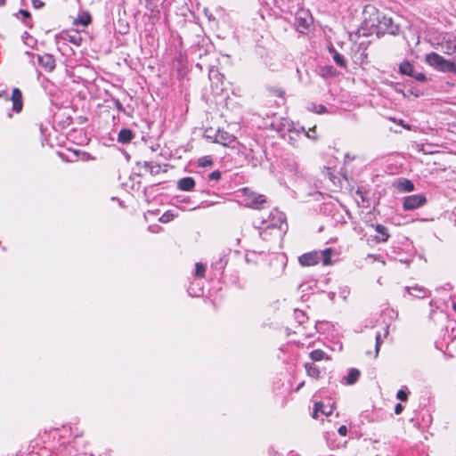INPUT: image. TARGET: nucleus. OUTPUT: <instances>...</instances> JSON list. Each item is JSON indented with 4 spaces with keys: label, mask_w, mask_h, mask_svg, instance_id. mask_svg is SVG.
Segmentation results:
<instances>
[{
    "label": "nucleus",
    "mask_w": 456,
    "mask_h": 456,
    "mask_svg": "<svg viewBox=\"0 0 456 456\" xmlns=\"http://www.w3.org/2000/svg\"><path fill=\"white\" fill-rule=\"evenodd\" d=\"M58 50L63 55H70L73 53V50L69 47L66 41H57Z\"/></svg>",
    "instance_id": "28"
},
{
    "label": "nucleus",
    "mask_w": 456,
    "mask_h": 456,
    "mask_svg": "<svg viewBox=\"0 0 456 456\" xmlns=\"http://www.w3.org/2000/svg\"><path fill=\"white\" fill-rule=\"evenodd\" d=\"M214 141L223 146H230L235 142V136L224 130L217 129L214 135Z\"/></svg>",
    "instance_id": "9"
},
{
    "label": "nucleus",
    "mask_w": 456,
    "mask_h": 456,
    "mask_svg": "<svg viewBox=\"0 0 456 456\" xmlns=\"http://www.w3.org/2000/svg\"><path fill=\"white\" fill-rule=\"evenodd\" d=\"M388 335V325L386 326L385 330H384V338H386L387 336Z\"/></svg>",
    "instance_id": "51"
},
{
    "label": "nucleus",
    "mask_w": 456,
    "mask_h": 456,
    "mask_svg": "<svg viewBox=\"0 0 456 456\" xmlns=\"http://www.w3.org/2000/svg\"><path fill=\"white\" fill-rule=\"evenodd\" d=\"M257 160H256L254 163H253V166H256L257 165Z\"/></svg>",
    "instance_id": "57"
},
{
    "label": "nucleus",
    "mask_w": 456,
    "mask_h": 456,
    "mask_svg": "<svg viewBox=\"0 0 456 456\" xmlns=\"http://www.w3.org/2000/svg\"><path fill=\"white\" fill-rule=\"evenodd\" d=\"M437 147H438L437 145L427 143V144L422 145L421 151H423L425 153H434L436 151V150L435 148H437Z\"/></svg>",
    "instance_id": "40"
},
{
    "label": "nucleus",
    "mask_w": 456,
    "mask_h": 456,
    "mask_svg": "<svg viewBox=\"0 0 456 456\" xmlns=\"http://www.w3.org/2000/svg\"><path fill=\"white\" fill-rule=\"evenodd\" d=\"M270 236H274V237H275V233H274V232H273V231H268V232L265 234L266 239H264V240H269V237H270Z\"/></svg>",
    "instance_id": "48"
},
{
    "label": "nucleus",
    "mask_w": 456,
    "mask_h": 456,
    "mask_svg": "<svg viewBox=\"0 0 456 456\" xmlns=\"http://www.w3.org/2000/svg\"><path fill=\"white\" fill-rule=\"evenodd\" d=\"M11 100L12 102V110L16 113L20 112L23 108V101H22V94L19 88L12 89Z\"/></svg>",
    "instance_id": "12"
},
{
    "label": "nucleus",
    "mask_w": 456,
    "mask_h": 456,
    "mask_svg": "<svg viewBox=\"0 0 456 456\" xmlns=\"http://www.w3.org/2000/svg\"><path fill=\"white\" fill-rule=\"evenodd\" d=\"M399 72L403 75L410 76L419 82L427 81L425 74L416 71L414 66L408 61H404L399 65Z\"/></svg>",
    "instance_id": "7"
},
{
    "label": "nucleus",
    "mask_w": 456,
    "mask_h": 456,
    "mask_svg": "<svg viewBox=\"0 0 456 456\" xmlns=\"http://www.w3.org/2000/svg\"><path fill=\"white\" fill-rule=\"evenodd\" d=\"M312 335H313L312 333H305L306 337H312Z\"/></svg>",
    "instance_id": "56"
},
{
    "label": "nucleus",
    "mask_w": 456,
    "mask_h": 456,
    "mask_svg": "<svg viewBox=\"0 0 456 456\" xmlns=\"http://www.w3.org/2000/svg\"><path fill=\"white\" fill-rule=\"evenodd\" d=\"M143 167L146 171H148L151 175H158L161 171V167L159 164H156L150 161L143 162Z\"/></svg>",
    "instance_id": "23"
},
{
    "label": "nucleus",
    "mask_w": 456,
    "mask_h": 456,
    "mask_svg": "<svg viewBox=\"0 0 456 456\" xmlns=\"http://www.w3.org/2000/svg\"><path fill=\"white\" fill-rule=\"evenodd\" d=\"M305 369L307 376L311 378L318 379L322 377V371L314 362H305Z\"/></svg>",
    "instance_id": "17"
},
{
    "label": "nucleus",
    "mask_w": 456,
    "mask_h": 456,
    "mask_svg": "<svg viewBox=\"0 0 456 456\" xmlns=\"http://www.w3.org/2000/svg\"><path fill=\"white\" fill-rule=\"evenodd\" d=\"M338 432L340 436H346L347 434V428L344 425L340 426L338 429Z\"/></svg>",
    "instance_id": "46"
},
{
    "label": "nucleus",
    "mask_w": 456,
    "mask_h": 456,
    "mask_svg": "<svg viewBox=\"0 0 456 456\" xmlns=\"http://www.w3.org/2000/svg\"><path fill=\"white\" fill-rule=\"evenodd\" d=\"M321 412L322 414H324L326 416H329L332 412L331 407L327 410V407L324 405L323 403L318 402L315 403L314 411H313V417L316 419L318 417V413Z\"/></svg>",
    "instance_id": "19"
},
{
    "label": "nucleus",
    "mask_w": 456,
    "mask_h": 456,
    "mask_svg": "<svg viewBox=\"0 0 456 456\" xmlns=\"http://www.w3.org/2000/svg\"><path fill=\"white\" fill-rule=\"evenodd\" d=\"M21 16H22V20H23V22L26 24V25H28V20H30V13L27 10H20L19 12Z\"/></svg>",
    "instance_id": "41"
},
{
    "label": "nucleus",
    "mask_w": 456,
    "mask_h": 456,
    "mask_svg": "<svg viewBox=\"0 0 456 456\" xmlns=\"http://www.w3.org/2000/svg\"><path fill=\"white\" fill-rule=\"evenodd\" d=\"M34 8L40 9L45 5V3L41 0H31Z\"/></svg>",
    "instance_id": "44"
},
{
    "label": "nucleus",
    "mask_w": 456,
    "mask_h": 456,
    "mask_svg": "<svg viewBox=\"0 0 456 456\" xmlns=\"http://www.w3.org/2000/svg\"><path fill=\"white\" fill-rule=\"evenodd\" d=\"M294 319L301 326L308 320V317L305 312L296 309L294 311Z\"/></svg>",
    "instance_id": "29"
},
{
    "label": "nucleus",
    "mask_w": 456,
    "mask_h": 456,
    "mask_svg": "<svg viewBox=\"0 0 456 456\" xmlns=\"http://www.w3.org/2000/svg\"><path fill=\"white\" fill-rule=\"evenodd\" d=\"M257 228L262 239H266L265 234L268 231H273L275 237L280 238L287 229L286 216L284 213L274 208L269 213L267 218H262Z\"/></svg>",
    "instance_id": "1"
},
{
    "label": "nucleus",
    "mask_w": 456,
    "mask_h": 456,
    "mask_svg": "<svg viewBox=\"0 0 456 456\" xmlns=\"http://www.w3.org/2000/svg\"><path fill=\"white\" fill-rule=\"evenodd\" d=\"M375 339H376V344H375V356L377 357L378 354H379V348L381 346V344H382V338H381V334L379 332H378L375 336Z\"/></svg>",
    "instance_id": "39"
},
{
    "label": "nucleus",
    "mask_w": 456,
    "mask_h": 456,
    "mask_svg": "<svg viewBox=\"0 0 456 456\" xmlns=\"http://www.w3.org/2000/svg\"><path fill=\"white\" fill-rule=\"evenodd\" d=\"M377 232V235L374 237V240L377 243H382L387 242L388 239L390 238V233L388 232V228L386 227L383 224H377L375 225H372Z\"/></svg>",
    "instance_id": "11"
},
{
    "label": "nucleus",
    "mask_w": 456,
    "mask_h": 456,
    "mask_svg": "<svg viewBox=\"0 0 456 456\" xmlns=\"http://www.w3.org/2000/svg\"><path fill=\"white\" fill-rule=\"evenodd\" d=\"M427 201L423 194H413L403 199V208L405 210H414L423 206Z\"/></svg>",
    "instance_id": "8"
},
{
    "label": "nucleus",
    "mask_w": 456,
    "mask_h": 456,
    "mask_svg": "<svg viewBox=\"0 0 456 456\" xmlns=\"http://www.w3.org/2000/svg\"><path fill=\"white\" fill-rule=\"evenodd\" d=\"M188 293L191 297H200L203 294V289L200 287L196 288L194 287V284L191 283V286L188 288Z\"/></svg>",
    "instance_id": "33"
},
{
    "label": "nucleus",
    "mask_w": 456,
    "mask_h": 456,
    "mask_svg": "<svg viewBox=\"0 0 456 456\" xmlns=\"http://www.w3.org/2000/svg\"><path fill=\"white\" fill-rule=\"evenodd\" d=\"M403 410V406L401 403H397L395 407V413L398 415L402 413Z\"/></svg>",
    "instance_id": "47"
},
{
    "label": "nucleus",
    "mask_w": 456,
    "mask_h": 456,
    "mask_svg": "<svg viewBox=\"0 0 456 456\" xmlns=\"http://www.w3.org/2000/svg\"><path fill=\"white\" fill-rule=\"evenodd\" d=\"M405 290L408 292L410 296H412L416 298H425L429 296V291L425 289L424 287L420 286H412V287H406Z\"/></svg>",
    "instance_id": "13"
},
{
    "label": "nucleus",
    "mask_w": 456,
    "mask_h": 456,
    "mask_svg": "<svg viewBox=\"0 0 456 456\" xmlns=\"http://www.w3.org/2000/svg\"><path fill=\"white\" fill-rule=\"evenodd\" d=\"M221 175L222 174L219 170H215L208 175V178L209 182L216 183L217 181L220 180Z\"/></svg>",
    "instance_id": "37"
},
{
    "label": "nucleus",
    "mask_w": 456,
    "mask_h": 456,
    "mask_svg": "<svg viewBox=\"0 0 456 456\" xmlns=\"http://www.w3.org/2000/svg\"><path fill=\"white\" fill-rule=\"evenodd\" d=\"M442 47L444 49L445 53H453L456 51V37L452 35H449L442 43Z\"/></svg>",
    "instance_id": "16"
},
{
    "label": "nucleus",
    "mask_w": 456,
    "mask_h": 456,
    "mask_svg": "<svg viewBox=\"0 0 456 456\" xmlns=\"http://www.w3.org/2000/svg\"><path fill=\"white\" fill-rule=\"evenodd\" d=\"M335 296H336L335 292H329V294H328L329 298L332 301L334 300Z\"/></svg>",
    "instance_id": "50"
},
{
    "label": "nucleus",
    "mask_w": 456,
    "mask_h": 456,
    "mask_svg": "<svg viewBox=\"0 0 456 456\" xmlns=\"http://www.w3.org/2000/svg\"><path fill=\"white\" fill-rule=\"evenodd\" d=\"M302 13H297L296 15V25L298 28L307 29L310 25L309 18L303 17Z\"/></svg>",
    "instance_id": "24"
},
{
    "label": "nucleus",
    "mask_w": 456,
    "mask_h": 456,
    "mask_svg": "<svg viewBox=\"0 0 456 456\" xmlns=\"http://www.w3.org/2000/svg\"><path fill=\"white\" fill-rule=\"evenodd\" d=\"M206 266L201 263L195 265V277L203 278L205 276Z\"/></svg>",
    "instance_id": "32"
},
{
    "label": "nucleus",
    "mask_w": 456,
    "mask_h": 456,
    "mask_svg": "<svg viewBox=\"0 0 456 456\" xmlns=\"http://www.w3.org/2000/svg\"><path fill=\"white\" fill-rule=\"evenodd\" d=\"M314 286H315V283L314 281H311V282H302L298 286V289L302 293H307V292H310L313 289Z\"/></svg>",
    "instance_id": "34"
},
{
    "label": "nucleus",
    "mask_w": 456,
    "mask_h": 456,
    "mask_svg": "<svg viewBox=\"0 0 456 456\" xmlns=\"http://www.w3.org/2000/svg\"><path fill=\"white\" fill-rule=\"evenodd\" d=\"M5 4V0H0V6H4Z\"/></svg>",
    "instance_id": "52"
},
{
    "label": "nucleus",
    "mask_w": 456,
    "mask_h": 456,
    "mask_svg": "<svg viewBox=\"0 0 456 456\" xmlns=\"http://www.w3.org/2000/svg\"><path fill=\"white\" fill-rule=\"evenodd\" d=\"M212 164H213V160H212L211 157H209V156H205L199 159V165L200 167H208V166H211Z\"/></svg>",
    "instance_id": "38"
},
{
    "label": "nucleus",
    "mask_w": 456,
    "mask_h": 456,
    "mask_svg": "<svg viewBox=\"0 0 456 456\" xmlns=\"http://www.w3.org/2000/svg\"><path fill=\"white\" fill-rule=\"evenodd\" d=\"M174 218H175V215L173 214V212L170 210H167L159 217V221L161 223H168V222L172 221Z\"/></svg>",
    "instance_id": "35"
},
{
    "label": "nucleus",
    "mask_w": 456,
    "mask_h": 456,
    "mask_svg": "<svg viewBox=\"0 0 456 456\" xmlns=\"http://www.w3.org/2000/svg\"><path fill=\"white\" fill-rule=\"evenodd\" d=\"M349 289L347 287H344V288H341L340 289V291H339V296L344 299L346 300L347 296L349 295Z\"/></svg>",
    "instance_id": "43"
},
{
    "label": "nucleus",
    "mask_w": 456,
    "mask_h": 456,
    "mask_svg": "<svg viewBox=\"0 0 456 456\" xmlns=\"http://www.w3.org/2000/svg\"><path fill=\"white\" fill-rule=\"evenodd\" d=\"M61 39L77 46L80 45L82 42V37L77 31L61 33Z\"/></svg>",
    "instance_id": "14"
},
{
    "label": "nucleus",
    "mask_w": 456,
    "mask_h": 456,
    "mask_svg": "<svg viewBox=\"0 0 456 456\" xmlns=\"http://www.w3.org/2000/svg\"><path fill=\"white\" fill-rule=\"evenodd\" d=\"M331 248H325L321 251H311L298 256V262L302 266H312L322 263L323 265L331 264Z\"/></svg>",
    "instance_id": "3"
},
{
    "label": "nucleus",
    "mask_w": 456,
    "mask_h": 456,
    "mask_svg": "<svg viewBox=\"0 0 456 456\" xmlns=\"http://www.w3.org/2000/svg\"><path fill=\"white\" fill-rule=\"evenodd\" d=\"M396 188L401 192H409L414 190V184L408 179H400L397 182Z\"/></svg>",
    "instance_id": "18"
},
{
    "label": "nucleus",
    "mask_w": 456,
    "mask_h": 456,
    "mask_svg": "<svg viewBox=\"0 0 456 456\" xmlns=\"http://www.w3.org/2000/svg\"><path fill=\"white\" fill-rule=\"evenodd\" d=\"M452 66L453 70H450V73H456V61H452Z\"/></svg>",
    "instance_id": "49"
},
{
    "label": "nucleus",
    "mask_w": 456,
    "mask_h": 456,
    "mask_svg": "<svg viewBox=\"0 0 456 456\" xmlns=\"http://www.w3.org/2000/svg\"><path fill=\"white\" fill-rule=\"evenodd\" d=\"M273 126L278 132L282 133V136L292 145H295L297 140L303 136V133H305L303 126H296L294 123L288 119H283L278 124L273 123Z\"/></svg>",
    "instance_id": "2"
},
{
    "label": "nucleus",
    "mask_w": 456,
    "mask_h": 456,
    "mask_svg": "<svg viewBox=\"0 0 456 456\" xmlns=\"http://www.w3.org/2000/svg\"><path fill=\"white\" fill-rule=\"evenodd\" d=\"M23 42L28 45L33 47V45L36 44V40L27 32H25L22 36Z\"/></svg>",
    "instance_id": "36"
},
{
    "label": "nucleus",
    "mask_w": 456,
    "mask_h": 456,
    "mask_svg": "<svg viewBox=\"0 0 456 456\" xmlns=\"http://www.w3.org/2000/svg\"><path fill=\"white\" fill-rule=\"evenodd\" d=\"M330 52L333 53L332 57L335 63L341 68H346V64L344 56L334 49L331 50Z\"/></svg>",
    "instance_id": "30"
},
{
    "label": "nucleus",
    "mask_w": 456,
    "mask_h": 456,
    "mask_svg": "<svg viewBox=\"0 0 456 456\" xmlns=\"http://www.w3.org/2000/svg\"><path fill=\"white\" fill-rule=\"evenodd\" d=\"M364 12H376V20L378 21L377 26L379 30H382L383 33H387L390 35H397L399 33L400 28L394 23L392 18L387 17L385 15L380 16L374 6L367 5L364 9Z\"/></svg>",
    "instance_id": "4"
},
{
    "label": "nucleus",
    "mask_w": 456,
    "mask_h": 456,
    "mask_svg": "<svg viewBox=\"0 0 456 456\" xmlns=\"http://www.w3.org/2000/svg\"><path fill=\"white\" fill-rule=\"evenodd\" d=\"M92 18L88 12H82L78 15L77 19L75 20V24L82 25L83 27L87 26L91 23Z\"/></svg>",
    "instance_id": "26"
},
{
    "label": "nucleus",
    "mask_w": 456,
    "mask_h": 456,
    "mask_svg": "<svg viewBox=\"0 0 456 456\" xmlns=\"http://www.w3.org/2000/svg\"><path fill=\"white\" fill-rule=\"evenodd\" d=\"M133 138H134V134H133L132 130H130L128 128L121 129L118 135V141L121 143L130 142Z\"/></svg>",
    "instance_id": "20"
},
{
    "label": "nucleus",
    "mask_w": 456,
    "mask_h": 456,
    "mask_svg": "<svg viewBox=\"0 0 456 456\" xmlns=\"http://www.w3.org/2000/svg\"><path fill=\"white\" fill-rule=\"evenodd\" d=\"M195 187V181L192 177H183L178 180L177 188L180 191H191Z\"/></svg>",
    "instance_id": "15"
},
{
    "label": "nucleus",
    "mask_w": 456,
    "mask_h": 456,
    "mask_svg": "<svg viewBox=\"0 0 456 456\" xmlns=\"http://www.w3.org/2000/svg\"><path fill=\"white\" fill-rule=\"evenodd\" d=\"M452 308L456 312V302H452Z\"/></svg>",
    "instance_id": "53"
},
{
    "label": "nucleus",
    "mask_w": 456,
    "mask_h": 456,
    "mask_svg": "<svg viewBox=\"0 0 456 456\" xmlns=\"http://www.w3.org/2000/svg\"><path fill=\"white\" fill-rule=\"evenodd\" d=\"M69 447H71V444H70L69 443L64 446V448H65V449H67V450H68Z\"/></svg>",
    "instance_id": "54"
},
{
    "label": "nucleus",
    "mask_w": 456,
    "mask_h": 456,
    "mask_svg": "<svg viewBox=\"0 0 456 456\" xmlns=\"http://www.w3.org/2000/svg\"><path fill=\"white\" fill-rule=\"evenodd\" d=\"M228 263V256L227 254H223L222 256H219V258L217 260H216L215 262L212 263V267L222 273L223 270L224 269V267L226 266Z\"/></svg>",
    "instance_id": "21"
},
{
    "label": "nucleus",
    "mask_w": 456,
    "mask_h": 456,
    "mask_svg": "<svg viewBox=\"0 0 456 456\" xmlns=\"http://www.w3.org/2000/svg\"><path fill=\"white\" fill-rule=\"evenodd\" d=\"M308 110L314 112L316 114H323L327 112V108L322 104H316L314 102H310L307 106Z\"/></svg>",
    "instance_id": "27"
},
{
    "label": "nucleus",
    "mask_w": 456,
    "mask_h": 456,
    "mask_svg": "<svg viewBox=\"0 0 456 456\" xmlns=\"http://www.w3.org/2000/svg\"><path fill=\"white\" fill-rule=\"evenodd\" d=\"M426 61L440 71L450 72V70H452V61L444 59L436 53H428L426 55Z\"/></svg>",
    "instance_id": "6"
},
{
    "label": "nucleus",
    "mask_w": 456,
    "mask_h": 456,
    "mask_svg": "<svg viewBox=\"0 0 456 456\" xmlns=\"http://www.w3.org/2000/svg\"><path fill=\"white\" fill-rule=\"evenodd\" d=\"M290 456H299L298 454H291Z\"/></svg>",
    "instance_id": "59"
},
{
    "label": "nucleus",
    "mask_w": 456,
    "mask_h": 456,
    "mask_svg": "<svg viewBox=\"0 0 456 456\" xmlns=\"http://www.w3.org/2000/svg\"><path fill=\"white\" fill-rule=\"evenodd\" d=\"M303 386V383L302 384H299L298 387L297 388V390Z\"/></svg>",
    "instance_id": "58"
},
{
    "label": "nucleus",
    "mask_w": 456,
    "mask_h": 456,
    "mask_svg": "<svg viewBox=\"0 0 456 456\" xmlns=\"http://www.w3.org/2000/svg\"><path fill=\"white\" fill-rule=\"evenodd\" d=\"M410 392L407 387H403L396 393V398L402 402H406L408 400V395Z\"/></svg>",
    "instance_id": "31"
},
{
    "label": "nucleus",
    "mask_w": 456,
    "mask_h": 456,
    "mask_svg": "<svg viewBox=\"0 0 456 456\" xmlns=\"http://www.w3.org/2000/svg\"><path fill=\"white\" fill-rule=\"evenodd\" d=\"M241 197L245 205L251 208H261L263 204L266 202V198L263 194H258L248 188H242L240 190Z\"/></svg>",
    "instance_id": "5"
},
{
    "label": "nucleus",
    "mask_w": 456,
    "mask_h": 456,
    "mask_svg": "<svg viewBox=\"0 0 456 456\" xmlns=\"http://www.w3.org/2000/svg\"><path fill=\"white\" fill-rule=\"evenodd\" d=\"M37 61L47 71H53L55 68V60L51 54H37Z\"/></svg>",
    "instance_id": "10"
},
{
    "label": "nucleus",
    "mask_w": 456,
    "mask_h": 456,
    "mask_svg": "<svg viewBox=\"0 0 456 456\" xmlns=\"http://www.w3.org/2000/svg\"><path fill=\"white\" fill-rule=\"evenodd\" d=\"M311 360L313 362H319V361H322V360H329L330 358L328 357V355L321 349H316V350H314L310 353L309 354Z\"/></svg>",
    "instance_id": "25"
},
{
    "label": "nucleus",
    "mask_w": 456,
    "mask_h": 456,
    "mask_svg": "<svg viewBox=\"0 0 456 456\" xmlns=\"http://www.w3.org/2000/svg\"><path fill=\"white\" fill-rule=\"evenodd\" d=\"M315 133V126H314L312 129H309L308 131L305 130V133H303V136L315 140L316 136L314 134Z\"/></svg>",
    "instance_id": "42"
},
{
    "label": "nucleus",
    "mask_w": 456,
    "mask_h": 456,
    "mask_svg": "<svg viewBox=\"0 0 456 456\" xmlns=\"http://www.w3.org/2000/svg\"><path fill=\"white\" fill-rule=\"evenodd\" d=\"M297 75H298V78H299V80H301V77H300V71H299V69H297Z\"/></svg>",
    "instance_id": "55"
},
{
    "label": "nucleus",
    "mask_w": 456,
    "mask_h": 456,
    "mask_svg": "<svg viewBox=\"0 0 456 456\" xmlns=\"http://www.w3.org/2000/svg\"><path fill=\"white\" fill-rule=\"evenodd\" d=\"M114 104H115L116 109H117L119 112H123V111H125V109H124V107H123V104L120 102V101H119L118 99L114 100Z\"/></svg>",
    "instance_id": "45"
},
{
    "label": "nucleus",
    "mask_w": 456,
    "mask_h": 456,
    "mask_svg": "<svg viewBox=\"0 0 456 456\" xmlns=\"http://www.w3.org/2000/svg\"><path fill=\"white\" fill-rule=\"evenodd\" d=\"M359 377H360V371L357 369H354V368L350 369L347 373V376L345 378L346 383L347 385H354V383H356Z\"/></svg>",
    "instance_id": "22"
}]
</instances>
